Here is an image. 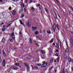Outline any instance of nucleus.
Returning a JSON list of instances; mask_svg holds the SVG:
<instances>
[{"label":"nucleus","mask_w":73,"mask_h":73,"mask_svg":"<svg viewBox=\"0 0 73 73\" xmlns=\"http://www.w3.org/2000/svg\"><path fill=\"white\" fill-rule=\"evenodd\" d=\"M66 45H68V42H66Z\"/></svg>","instance_id":"338daca9"},{"label":"nucleus","mask_w":73,"mask_h":73,"mask_svg":"<svg viewBox=\"0 0 73 73\" xmlns=\"http://www.w3.org/2000/svg\"><path fill=\"white\" fill-rule=\"evenodd\" d=\"M11 13L13 14V15H15L16 13V11L13 10L11 11Z\"/></svg>","instance_id":"20e7f679"},{"label":"nucleus","mask_w":73,"mask_h":73,"mask_svg":"<svg viewBox=\"0 0 73 73\" xmlns=\"http://www.w3.org/2000/svg\"><path fill=\"white\" fill-rule=\"evenodd\" d=\"M32 28L33 30H36L37 29V27H32Z\"/></svg>","instance_id":"9b49d317"},{"label":"nucleus","mask_w":73,"mask_h":73,"mask_svg":"<svg viewBox=\"0 0 73 73\" xmlns=\"http://www.w3.org/2000/svg\"><path fill=\"white\" fill-rule=\"evenodd\" d=\"M28 0H26V3L27 4V3H28Z\"/></svg>","instance_id":"de8ad7c7"},{"label":"nucleus","mask_w":73,"mask_h":73,"mask_svg":"<svg viewBox=\"0 0 73 73\" xmlns=\"http://www.w3.org/2000/svg\"><path fill=\"white\" fill-rule=\"evenodd\" d=\"M41 64H38V66H41Z\"/></svg>","instance_id":"37998d69"},{"label":"nucleus","mask_w":73,"mask_h":73,"mask_svg":"<svg viewBox=\"0 0 73 73\" xmlns=\"http://www.w3.org/2000/svg\"><path fill=\"white\" fill-rule=\"evenodd\" d=\"M52 28L53 30H55L56 29V24H54V25L53 26Z\"/></svg>","instance_id":"39448f33"},{"label":"nucleus","mask_w":73,"mask_h":73,"mask_svg":"<svg viewBox=\"0 0 73 73\" xmlns=\"http://www.w3.org/2000/svg\"><path fill=\"white\" fill-rule=\"evenodd\" d=\"M20 23H21V25H24V24H23V22H22V21H21V20L20 21Z\"/></svg>","instance_id":"a878e982"},{"label":"nucleus","mask_w":73,"mask_h":73,"mask_svg":"<svg viewBox=\"0 0 73 73\" xmlns=\"http://www.w3.org/2000/svg\"><path fill=\"white\" fill-rule=\"evenodd\" d=\"M41 52L42 53H43V54L45 53V52H44V51H43V50H41Z\"/></svg>","instance_id":"2f4dec72"},{"label":"nucleus","mask_w":73,"mask_h":73,"mask_svg":"<svg viewBox=\"0 0 73 73\" xmlns=\"http://www.w3.org/2000/svg\"><path fill=\"white\" fill-rule=\"evenodd\" d=\"M53 67H51L50 69H49V70H51V69H53Z\"/></svg>","instance_id":"a18cd8bd"},{"label":"nucleus","mask_w":73,"mask_h":73,"mask_svg":"<svg viewBox=\"0 0 73 73\" xmlns=\"http://www.w3.org/2000/svg\"><path fill=\"white\" fill-rule=\"evenodd\" d=\"M60 58L59 57H58L57 58V61H58V60H59V59Z\"/></svg>","instance_id":"49530a36"},{"label":"nucleus","mask_w":73,"mask_h":73,"mask_svg":"<svg viewBox=\"0 0 73 73\" xmlns=\"http://www.w3.org/2000/svg\"><path fill=\"white\" fill-rule=\"evenodd\" d=\"M29 41L30 42V44H33V42L32 41V38H30Z\"/></svg>","instance_id":"423d86ee"},{"label":"nucleus","mask_w":73,"mask_h":73,"mask_svg":"<svg viewBox=\"0 0 73 73\" xmlns=\"http://www.w3.org/2000/svg\"><path fill=\"white\" fill-rule=\"evenodd\" d=\"M36 45L37 46H39L38 44H37V43H36Z\"/></svg>","instance_id":"3c124183"},{"label":"nucleus","mask_w":73,"mask_h":73,"mask_svg":"<svg viewBox=\"0 0 73 73\" xmlns=\"http://www.w3.org/2000/svg\"><path fill=\"white\" fill-rule=\"evenodd\" d=\"M24 64L26 67L27 66H28L29 65V64H28L26 62L24 63Z\"/></svg>","instance_id":"ddd939ff"},{"label":"nucleus","mask_w":73,"mask_h":73,"mask_svg":"<svg viewBox=\"0 0 73 73\" xmlns=\"http://www.w3.org/2000/svg\"><path fill=\"white\" fill-rule=\"evenodd\" d=\"M47 32L49 34H50L51 33V32H50V30H47Z\"/></svg>","instance_id":"f3484780"},{"label":"nucleus","mask_w":73,"mask_h":73,"mask_svg":"<svg viewBox=\"0 0 73 73\" xmlns=\"http://www.w3.org/2000/svg\"><path fill=\"white\" fill-rule=\"evenodd\" d=\"M57 49H58L59 48V46L58 45V46L57 47Z\"/></svg>","instance_id":"680f3d73"},{"label":"nucleus","mask_w":73,"mask_h":73,"mask_svg":"<svg viewBox=\"0 0 73 73\" xmlns=\"http://www.w3.org/2000/svg\"><path fill=\"white\" fill-rule=\"evenodd\" d=\"M15 65H16V66H19L20 64L19 63H15L14 64Z\"/></svg>","instance_id":"4468645a"},{"label":"nucleus","mask_w":73,"mask_h":73,"mask_svg":"<svg viewBox=\"0 0 73 73\" xmlns=\"http://www.w3.org/2000/svg\"><path fill=\"white\" fill-rule=\"evenodd\" d=\"M53 41H54V38H53L50 41V43H52V42Z\"/></svg>","instance_id":"2eb2a0df"},{"label":"nucleus","mask_w":73,"mask_h":73,"mask_svg":"<svg viewBox=\"0 0 73 73\" xmlns=\"http://www.w3.org/2000/svg\"><path fill=\"white\" fill-rule=\"evenodd\" d=\"M5 38H3L1 41V42H5Z\"/></svg>","instance_id":"f8f14e48"},{"label":"nucleus","mask_w":73,"mask_h":73,"mask_svg":"<svg viewBox=\"0 0 73 73\" xmlns=\"http://www.w3.org/2000/svg\"><path fill=\"white\" fill-rule=\"evenodd\" d=\"M11 37L13 40H15V37L11 36Z\"/></svg>","instance_id":"c85d7f7f"},{"label":"nucleus","mask_w":73,"mask_h":73,"mask_svg":"<svg viewBox=\"0 0 73 73\" xmlns=\"http://www.w3.org/2000/svg\"><path fill=\"white\" fill-rule=\"evenodd\" d=\"M66 28L68 29V28H70V25H67L66 26Z\"/></svg>","instance_id":"dca6fc26"},{"label":"nucleus","mask_w":73,"mask_h":73,"mask_svg":"<svg viewBox=\"0 0 73 73\" xmlns=\"http://www.w3.org/2000/svg\"><path fill=\"white\" fill-rule=\"evenodd\" d=\"M53 45H55V43H53Z\"/></svg>","instance_id":"13d9d810"},{"label":"nucleus","mask_w":73,"mask_h":73,"mask_svg":"<svg viewBox=\"0 0 73 73\" xmlns=\"http://www.w3.org/2000/svg\"><path fill=\"white\" fill-rule=\"evenodd\" d=\"M13 1H14V2H17V1H18L19 0H12Z\"/></svg>","instance_id":"cd10ccee"},{"label":"nucleus","mask_w":73,"mask_h":73,"mask_svg":"<svg viewBox=\"0 0 73 73\" xmlns=\"http://www.w3.org/2000/svg\"><path fill=\"white\" fill-rule=\"evenodd\" d=\"M11 9H12V8H11V7H9V10H11Z\"/></svg>","instance_id":"ea45409f"},{"label":"nucleus","mask_w":73,"mask_h":73,"mask_svg":"<svg viewBox=\"0 0 73 73\" xmlns=\"http://www.w3.org/2000/svg\"><path fill=\"white\" fill-rule=\"evenodd\" d=\"M45 10L47 13H49V12L48 11V9H47V8H45Z\"/></svg>","instance_id":"b1692460"},{"label":"nucleus","mask_w":73,"mask_h":73,"mask_svg":"<svg viewBox=\"0 0 73 73\" xmlns=\"http://www.w3.org/2000/svg\"><path fill=\"white\" fill-rule=\"evenodd\" d=\"M36 38H37L38 39H39V40H41V38H40V37H39V36H36Z\"/></svg>","instance_id":"a211bd4d"},{"label":"nucleus","mask_w":73,"mask_h":73,"mask_svg":"<svg viewBox=\"0 0 73 73\" xmlns=\"http://www.w3.org/2000/svg\"><path fill=\"white\" fill-rule=\"evenodd\" d=\"M56 1H57V2L58 3H60V2H59V1L58 0H56Z\"/></svg>","instance_id":"09e8293b"},{"label":"nucleus","mask_w":73,"mask_h":73,"mask_svg":"<svg viewBox=\"0 0 73 73\" xmlns=\"http://www.w3.org/2000/svg\"><path fill=\"white\" fill-rule=\"evenodd\" d=\"M56 45H55V47H57V46H58V44L57 43H56Z\"/></svg>","instance_id":"c756f323"},{"label":"nucleus","mask_w":73,"mask_h":73,"mask_svg":"<svg viewBox=\"0 0 73 73\" xmlns=\"http://www.w3.org/2000/svg\"><path fill=\"white\" fill-rule=\"evenodd\" d=\"M60 48H62V46H61V42H60Z\"/></svg>","instance_id":"864d4df0"},{"label":"nucleus","mask_w":73,"mask_h":73,"mask_svg":"<svg viewBox=\"0 0 73 73\" xmlns=\"http://www.w3.org/2000/svg\"><path fill=\"white\" fill-rule=\"evenodd\" d=\"M19 34L20 35H22V33H21V31L19 32Z\"/></svg>","instance_id":"c03bdc74"},{"label":"nucleus","mask_w":73,"mask_h":73,"mask_svg":"<svg viewBox=\"0 0 73 73\" xmlns=\"http://www.w3.org/2000/svg\"><path fill=\"white\" fill-rule=\"evenodd\" d=\"M66 52H66H69V50L68 49V48H66L65 50Z\"/></svg>","instance_id":"5701e85b"},{"label":"nucleus","mask_w":73,"mask_h":73,"mask_svg":"<svg viewBox=\"0 0 73 73\" xmlns=\"http://www.w3.org/2000/svg\"><path fill=\"white\" fill-rule=\"evenodd\" d=\"M24 17V15L23 14L21 16V18H23V17Z\"/></svg>","instance_id":"473e14b6"},{"label":"nucleus","mask_w":73,"mask_h":73,"mask_svg":"<svg viewBox=\"0 0 73 73\" xmlns=\"http://www.w3.org/2000/svg\"><path fill=\"white\" fill-rule=\"evenodd\" d=\"M5 28H3L2 29V32H4L5 31Z\"/></svg>","instance_id":"4be33fe9"},{"label":"nucleus","mask_w":73,"mask_h":73,"mask_svg":"<svg viewBox=\"0 0 73 73\" xmlns=\"http://www.w3.org/2000/svg\"><path fill=\"white\" fill-rule=\"evenodd\" d=\"M11 68L13 69H14V70H17V69H18V68L17 67L12 66H11Z\"/></svg>","instance_id":"7ed1b4c3"},{"label":"nucleus","mask_w":73,"mask_h":73,"mask_svg":"<svg viewBox=\"0 0 73 73\" xmlns=\"http://www.w3.org/2000/svg\"><path fill=\"white\" fill-rule=\"evenodd\" d=\"M56 27L58 29H59L58 28V24L56 25Z\"/></svg>","instance_id":"f704fd0d"},{"label":"nucleus","mask_w":73,"mask_h":73,"mask_svg":"<svg viewBox=\"0 0 73 73\" xmlns=\"http://www.w3.org/2000/svg\"><path fill=\"white\" fill-rule=\"evenodd\" d=\"M11 70V68H9L7 70V72H10Z\"/></svg>","instance_id":"6ab92c4d"},{"label":"nucleus","mask_w":73,"mask_h":73,"mask_svg":"<svg viewBox=\"0 0 73 73\" xmlns=\"http://www.w3.org/2000/svg\"><path fill=\"white\" fill-rule=\"evenodd\" d=\"M53 16L55 19H57V16L56 14H55V15H53Z\"/></svg>","instance_id":"412c9836"},{"label":"nucleus","mask_w":73,"mask_h":73,"mask_svg":"<svg viewBox=\"0 0 73 73\" xmlns=\"http://www.w3.org/2000/svg\"><path fill=\"white\" fill-rule=\"evenodd\" d=\"M11 35V36L12 37H15V34H14V33H12Z\"/></svg>","instance_id":"1a4fd4ad"},{"label":"nucleus","mask_w":73,"mask_h":73,"mask_svg":"<svg viewBox=\"0 0 73 73\" xmlns=\"http://www.w3.org/2000/svg\"><path fill=\"white\" fill-rule=\"evenodd\" d=\"M53 58H51L50 60V63L51 64H52L53 62Z\"/></svg>","instance_id":"aec40b11"},{"label":"nucleus","mask_w":73,"mask_h":73,"mask_svg":"<svg viewBox=\"0 0 73 73\" xmlns=\"http://www.w3.org/2000/svg\"><path fill=\"white\" fill-rule=\"evenodd\" d=\"M70 8L71 9H72V10L73 11V8L72 7L70 6Z\"/></svg>","instance_id":"72a5a7b5"},{"label":"nucleus","mask_w":73,"mask_h":73,"mask_svg":"<svg viewBox=\"0 0 73 73\" xmlns=\"http://www.w3.org/2000/svg\"><path fill=\"white\" fill-rule=\"evenodd\" d=\"M71 33H72V35H73V32H71Z\"/></svg>","instance_id":"774afa93"},{"label":"nucleus","mask_w":73,"mask_h":73,"mask_svg":"<svg viewBox=\"0 0 73 73\" xmlns=\"http://www.w3.org/2000/svg\"><path fill=\"white\" fill-rule=\"evenodd\" d=\"M43 32L44 33H45V30H43Z\"/></svg>","instance_id":"5fc2aeb1"},{"label":"nucleus","mask_w":73,"mask_h":73,"mask_svg":"<svg viewBox=\"0 0 73 73\" xmlns=\"http://www.w3.org/2000/svg\"><path fill=\"white\" fill-rule=\"evenodd\" d=\"M30 3H32V0H30Z\"/></svg>","instance_id":"052dcab7"},{"label":"nucleus","mask_w":73,"mask_h":73,"mask_svg":"<svg viewBox=\"0 0 73 73\" xmlns=\"http://www.w3.org/2000/svg\"><path fill=\"white\" fill-rule=\"evenodd\" d=\"M71 69H72V71H73V67H71Z\"/></svg>","instance_id":"603ef678"},{"label":"nucleus","mask_w":73,"mask_h":73,"mask_svg":"<svg viewBox=\"0 0 73 73\" xmlns=\"http://www.w3.org/2000/svg\"><path fill=\"white\" fill-rule=\"evenodd\" d=\"M24 9L25 12H27V10L26 9L24 8Z\"/></svg>","instance_id":"58836bf2"},{"label":"nucleus","mask_w":73,"mask_h":73,"mask_svg":"<svg viewBox=\"0 0 73 73\" xmlns=\"http://www.w3.org/2000/svg\"><path fill=\"white\" fill-rule=\"evenodd\" d=\"M42 63L43 64L41 66L42 68L45 67V66H46L47 65H48V62H46L45 63V61H43Z\"/></svg>","instance_id":"f257e3e1"},{"label":"nucleus","mask_w":73,"mask_h":73,"mask_svg":"<svg viewBox=\"0 0 73 73\" xmlns=\"http://www.w3.org/2000/svg\"><path fill=\"white\" fill-rule=\"evenodd\" d=\"M65 73H68V72H67V70L65 71Z\"/></svg>","instance_id":"8fccbe9b"},{"label":"nucleus","mask_w":73,"mask_h":73,"mask_svg":"<svg viewBox=\"0 0 73 73\" xmlns=\"http://www.w3.org/2000/svg\"><path fill=\"white\" fill-rule=\"evenodd\" d=\"M3 55L4 57H6V54H5V52H4V51H3Z\"/></svg>","instance_id":"9d476101"},{"label":"nucleus","mask_w":73,"mask_h":73,"mask_svg":"<svg viewBox=\"0 0 73 73\" xmlns=\"http://www.w3.org/2000/svg\"><path fill=\"white\" fill-rule=\"evenodd\" d=\"M31 11H35V8H34V7H32L31 8Z\"/></svg>","instance_id":"6e6552de"},{"label":"nucleus","mask_w":73,"mask_h":73,"mask_svg":"<svg viewBox=\"0 0 73 73\" xmlns=\"http://www.w3.org/2000/svg\"><path fill=\"white\" fill-rule=\"evenodd\" d=\"M2 65L3 66H5V60L4 59L2 62Z\"/></svg>","instance_id":"f03ea898"},{"label":"nucleus","mask_w":73,"mask_h":73,"mask_svg":"<svg viewBox=\"0 0 73 73\" xmlns=\"http://www.w3.org/2000/svg\"><path fill=\"white\" fill-rule=\"evenodd\" d=\"M55 56H58V53H56V54Z\"/></svg>","instance_id":"79ce46f5"},{"label":"nucleus","mask_w":73,"mask_h":73,"mask_svg":"<svg viewBox=\"0 0 73 73\" xmlns=\"http://www.w3.org/2000/svg\"><path fill=\"white\" fill-rule=\"evenodd\" d=\"M64 69H63V71L62 73H64Z\"/></svg>","instance_id":"69168bd1"},{"label":"nucleus","mask_w":73,"mask_h":73,"mask_svg":"<svg viewBox=\"0 0 73 73\" xmlns=\"http://www.w3.org/2000/svg\"><path fill=\"white\" fill-rule=\"evenodd\" d=\"M1 56H0V63H1V61H2V60H1Z\"/></svg>","instance_id":"7c9ffc66"},{"label":"nucleus","mask_w":73,"mask_h":73,"mask_svg":"<svg viewBox=\"0 0 73 73\" xmlns=\"http://www.w3.org/2000/svg\"><path fill=\"white\" fill-rule=\"evenodd\" d=\"M10 42H13V40L12 39H11L10 40Z\"/></svg>","instance_id":"4c0bfd02"},{"label":"nucleus","mask_w":73,"mask_h":73,"mask_svg":"<svg viewBox=\"0 0 73 73\" xmlns=\"http://www.w3.org/2000/svg\"><path fill=\"white\" fill-rule=\"evenodd\" d=\"M58 52V50H56V52Z\"/></svg>","instance_id":"6e6d98bb"},{"label":"nucleus","mask_w":73,"mask_h":73,"mask_svg":"<svg viewBox=\"0 0 73 73\" xmlns=\"http://www.w3.org/2000/svg\"><path fill=\"white\" fill-rule=\"evenodd\" d=\"M38 7H40V5H38Z\"/></svg>","instance_id":"0e129e2a"},{"label":"nucleus","mask_w":73,"mask_h":73,"mask_svg":"<svg viewBox=\"0 0 73 73\" xmlns=\"http://www.w3.org/2000/svg\"><path fill=\"white\" fill-rule=\"evenodd\" d=\"M35 35H38V32L37 31L35 32Z\"/></svg>","instance_id":"393cba45"},{"label":"nucleus","mask_w":73,"mask_h":73,"mask_svg":"<svg viewBox=\"0 0 73 73\" xmlns=\"http://www.w3.org/2000/svg\"><path fill=\"white\" fill-rule=\"evenodd\" d=\"M68 61L69 62H70V61H72V59H71V58H68Z\"/></svg>","instance_id":"bb28decb"},{"label":"nucleus","mask_w":73,"mask_h":73,"mask_svg":"<svg viewBox=\"0 0 73 73\" xmlns=\"http://www.w3.org/2000/svg\"><path fill=\"white\" fill-rule=\"evenodd\" d=\"M27 60H29V58L27 57Z\"/></svg>","instance_id":"bf43d9fd"},{"label":"nucleus","mask_w":73,"mask_h":73,"mask_svg":"<svg viewBox=\"0 0 73 73\" xmlns=\"http://www.w3.org/2000/svg\"><path fill=\"white\" fill-rule=\"evenodd\" d=\"M11 25V23H10L7 25V27H9Z\"/></svg>","instance_id":"e433bc0d"},{"label":"nucleus","mask_w":73,"mask_h":73,"mask_svg":"<svg viewBox=\"0 0 73 73\" xmlns=\"http://www.w3.org/2000/svg\"><path fill=\"white\" fill-rule=\"evenodd\" d=\"M26 67L27 68V71H29V65Z\"/></svg>","instance_id":"0eeeda50"},{"label":"nucleus","mask_w":73,"mask_h":73,"mask_svg":"<svg viewBox=\"0 0 73 73\" xmlns=\"http://www.w3.org/2000/svg\"><path fill=\"white\" fill-rule=\"evenodd\" d=\"M36 69H38V67L37 66H35L34 67Z\"/></svg>","instance_id":"a19ab883"},{"label":"nucleus","mask_w":73,"mask_h":73,"mask_svg":"<svg viewBox=\"0 0 73 73\" xmlns=\"http://www.w3.org/2000/svg\"><path fill=\"white\" fill-rule=\"evenodd\" d=\"M58 17H59V18H60V19H61V17H60V15H58Z\"/></svg>","instance_id":"4d7b16f0"},{"label":"nucleus","mask_w":73,"mask_h":73,"mask_svg":"<svg viewBox=\"0 0 73 73\" xmlns=\"http://www.w3.org/2000/svg\"><path fill=\"white\" fill-rule=\"evenodd\" d=\"M30 25H31V24H29V23H28L27 24V26H28V27H29L30 26Z\"/></svg>","instance_id":"c9c22d12"},{"label":"nucleus","mask_w":73,"mask_h":73,"mask_svg":"<svg viewBox=\"0 0 73 73\" xmlns=\"http://www.w3.org/2000/svg\"><path fill=\"white\" fill-rule=\"evenodd\" d=\"M39 9H40V10H41V7H39Z\"/></svg>","instance_id":"e2e57ef3"}]
</instances>
